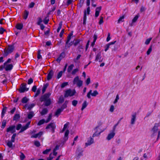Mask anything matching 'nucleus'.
Returning <instances> with one entry per match:
<instances>
[{"label": "nucleus", "mask_w": 160, "mask_h": 160, "mask_svg": "<svg viewBox=\"0 0 160 160\" xmlns=\"http://www.w3.org/2000/svg\"><path fill=\"white\" fill-rule=\"evenodd\" d=\"M138 17H139V15H136L134 17V18H133V19L132 20V23L130 24V26H132L133 25V23L134 22H135L137 21V20Z\"/></svg>", "instance_id": "obj_24"}, {"label": "nucleus", "mask_w": 160, "mask_h": 160, "mask_svg": "<svg viewBox=\"0 0 160 160\" xmlns=\"http://www.w3.org/2000/svg\"><path fill=\"white\" fill-rule=\"evenodd\" d=\"M103 18L102 16H101L100 18V20H99V24L100 25L101 24H102L103 23Z\"/></svg>", "instance_id": "obj_54"}, {"label": "nucleus", "mask_w": 160, "mask_h": 160, "mask_svg": "<svg viewBox=\"0 0 160 160\" xmlns=\"http://www.w3.org/2000/svg\"><path fill=\"white\" fill-rule=\"evenodd\" d=\"M41 89L40 88H38L37 91L36 93L35 97H36L41 92Z\"/></svg>", "instance_id": "obj_55"}, {"label": "nucleus", "mask_w": 160, "mask_h": 160, "mask_svg": "<svg viewBox=\"0 0 160 160\" xmlns=\"http://www.w3.org/2000/svg\"><path fill=\"white\" fill-rule=\"evenodd\" d=\"M78 103V101L76 100H74L72 102V105L74 106H76Z\"/></svg>", "instance_id": "obj_58"}, {"label": "nucleus", "mask_w": 160, "mask_h": 160, "mask_svg": "<svg viewBox=\"0 0 160 160\" xmlns=\"http://www.w3.org/2000/svg\"><path fill=\"white\" fill-rule=\"evenodd\" d=\"M6 121L5 120H3V121L2 122V126H1V128H2L3 129L5 127L6 125Z\"/></svg>", "instance_id": "obj_45"}, {"label": "nucleus", "mask_w": 160, "mask_h": 160, "mask_svg": "<svg viewBox=\"0 0 160 160\" xmlns=\"http://www.w3.org/2000/svg\"><path fill=\"white\" fill-rule=\"evenodd\" d=\"M101 7H99L96 8L95 10V16L97 17L99 15V12L101 9Z\"/></svg>", "instance_id": "obj_19"}, {"label": "nucleus", "mask_w": 160, "mask_h": 160, "mask_svg": "<svg viewBox=\"0 0 160 160\" xmlns=\"http://www.w3.org/2000/svg\"><path fill=\"white\" fill-rule=\"evenodd\" d=\"M13 67L12 64H5V70L6 71H10L11 70Z\"/></svg>", "instance_id": "obj_17"}, {"label": "nucleus", "mask_w": 160, "mask_h": 160, "mask_svg": "<svg viewBox=\"0 0 160 160\" xmlns=\"http://www.w3.org/2000/svg\"><path fill=\"white\" fill-rule=\"evenodd\" d=\"M22 128V125L21 124H17L16 127V129L17 130H20V129H21Z\"/></svg>", "instance_id": "obj_47"}, {"label": "nucleus", "mask_w": 160, "mask_h": 160, "mask_svg": "<svg viewBox=\"0 0 160 160\" xmlns=\"http://www.w3.org/2000/svg\"><path fill=\"white\" fill-rule=\"evenodd\" d=\"M26 84L24 83L22 84L20 88L19 89V91L20 92H23L26 91H28V88L26 87Z\"/></svg>", "instance_id": "obj_9"}, {"label": "nucleus", "mask_w": 160, "mask_h": 160, "mask_svg": "<svg viewBox=\"0 0 160 160\" xmlns=\"http://www.w3.org/2000/svg\"><path fill=\"white\" fill-rule=\"evenodd\" d=\"M33 82V79L31 78H30L28 80V84H30Z\"/></svg>", "instance_id": "obj_60"}, {"label": "nucleus", "mask_w": 160, "mask_h": 160, "mask_svg": "<svg viewBox=\"0 0 160 160\" xmlns=\"http://www.w3.org/2000/svg\"><path fill=\"white\" fill-rule=\"evenodd\" d=\"M65 54L63 52L59 56L57 59L56 61L58 62H60L61 60L64 57Z\"/></svg>", "instance_id": "obj_18"}, {"label": "nucleus", "mask_w": 160, "mask_h": 160, "mask_svg": "<svg viewBox=\"0 0 160 160\" xmlns=\"http://www.w3.org/2000/svg\"><path fill=\"white\" fill-rule=\"evenodd\" d=\"M48 112V110L47 109L45 108L43 109L42 110L41 112L42 115H43L46 114Z\"/></svg>", "instance_id": "obj_34"}, {"label": "nucleus", "mask_w": 160, "mask_h": 160, "mask_svg": "<svg viewBox=\"0 0 160 160\" xmlns=\"http://www.w3.org/2000/svg\"><path fill=\"white\" fill-rule=\"evenodd\" d=\"M110 33H108V37H107L106 41L107 42H108L110 39L111 38L110 37Z\"/></svg>", "instance_id": "obj_62"}, {"label": "nucleus", "mask_w": 160, "mask_h": 160, "mask_svg": "<svg viewBox=\"0 0 160 160\" xmlns=\"http://www.w3.org/2000/svg\"><path fill=\"white\" fill-rule=\"evenodd\" d=\"M83 152V149L80 147H78V148L76 151V153L77 154V156L79 158L80 156L83 155L82 152Z\"/></svg>", "instance_id": "obj_11"}, {"label": "nucleus", "mask_w": 160, "mask_h": 160, "mask_svg": "<svg viewBox=\"0 0 160 160\" xmlns=\"http://www.w3.org/2000/svg\"><path fill=\"white\" fill-rule=\"evenodd\" d=\"M152 51V46H150L148 49V50L147 51V54L148 55H149L150 54L151 52Z\"/></svg>", "instance_id": "obj_46"}, {"label": "nucleus", "mask_w": 160, "mask_h": 160, "mask_svg": "<svg viewBox=\"0 0 160 160\" xmlns=\"http://www.w3.org/2000/svg\"><path fill=\"white\" fill-rule=\"evenodd\" d=\"M30 122H29L27 123V124L25 126H22V128H21V129L20 131L19 132V133H20L22 132H23V131L27 129L29 127V126L30 125Z\"/></svg>", "instance_id": "obj_12"}, {"label": "nucleus", "mask_w": 160, "mask_h": 160, "mask_svg": "<svg viewBox=\"0 0 160 160\" xmlns=\"http://www.w3.org/2000/svg\"><path fill=\"white\" fill-rule=\"evenodd\" d=\"M88 103L86 101H84L82 104V107L81 110L83 111L87 106Z\"/></svg>", "instance_id": "obj_22"}, {"label": "nucleus", "mask_w": 160, "mask_h": 160, "mask_svg": "<svg viewBox=\"0 0 160 160\" xmlns=\"http://www.w3.org/2000/svg\"><path fill=\"white\" fill-rule=\"evenodd\" d=\"M69 124V122H68L64 125L63 128L61 132H64L66 130V129L68 128V127Z\"/></svg>", "instance_id": "obj_26"}, {"label": "nucleus", "mask_w": 160, "mask_h": 160, "mask_svg": "<svg viewBox=\"0 0 160 160\" xmlns=\"http://www.w3.org/2000/svg\"><path fill=\"white\" fill-rule=\"evenodd\" d=\"M68 84V82H64L63 83L61 87L62 88H63Z\"/></svg>", "instance_id": "obj_64"}, {"label": "nucleus", "mask_w": 160, "mask_h": 160, "mask_svg": "<svg viewBox=\"0 0 160 160\" xmlns=\"http://www.w3.org/2000/svg\"><path fill=\"white\" fill-rule=\"evenodd\" d=\"M63 109L64 108H63L62 107H61V108L58 109L55 112V115L58 117Z\"/></svg>", "instance_id": "obj_21"}, {"label": "nucleus", "mask_w": 160, "mask_h": 160, "mask_svg": "<svg viewBox=\"0 0 160 160\" xmlns=\"http://www.w3.org/2000/svg\"><path fill=\"white\" fill-rule=\"evenodd\" d=\"M101 52H99L96 55L95 61L96 62H102V59L101 60Z\"/></svg>", "instance_id": "obj_13"}, {"label": "nucleus", "mask_w": 160, "mask_h": 160, "mask_svg": "<svg viewBox=\"0 0 160 160\" xmlns=\"http://www.w3.org/2000/svg\"><path fill=\"white\" fill-rule=\"evenodd\" d=\"M73 1V0H64V2H66V5L68 6L71 4Z\"/></svg>", "instance_id": "obj_30"}, {"label": "nucleus", "mask_w": 160, "mask_h": 160, "mask_svg": "<svg viewBox=\"0 0 160 160\" xmlns=\"http://www.w3.org/2000/svg\"><path fill=\"white\" fill-rule=\"evenodd\" d=\"M49 20L48 18V17H46L44 18L43 22L45 24H46L48 23Z\"/></svg>", "instance_id": "obj_49"}, {"label": "nucleus", "mask_w": 160, "mask_h": 160, "mask_svg": "<svg viewBox=\"0 0 160 160\" xmlns=\"http://www.w3.org/2000/svg\"><path fill=\"white\" fill-rule=\"evenodd\" d=\"M7 110V108L5 107H4L2 111V116L3 117L4 116L5 113Z\"/></svg>", "instance_id": "obj_38"}, {"label": "nucleus", "mask_w": 160, "mask_h": 160, "mask_svg": "<svg viewBox=\"0 0 160 160\" xmlns=\"http://www.w3.org/2000/svg\"><path fill=\"white\" fill-rule=\"evenodd\" d=\"M56 128V125L54 123H51L49 124L46 127V129H49L53 133L54 132V130Z\"/></svg>", "instance_id": "obj_6"}, {"label": "nucleus", "mask_w": 160, "mask_h": 160, "mask_svg": "<svg viewBox=\"0 0 160 160\" xmlns=\"http://www.w3.org/2000/svg\"><path fill=\"white\" fill-rule=\"evenodd\" d=\"M34 115L33 112H30L28 114V119H31Z\"/></svg>", "instance_id": "obj_32"}, {"label": "nucleus", "mask_w": 160, "mask_h": 160, "mask_svg": "<svg viewBox=\"0 0 160 160\" xmlns=\"http://www.w3.org/2000/svg\"><path fill=\"white\" fill-rule=\"evenodd\" d=\"M20 158L21 160H23L25 158V156L22 152H20Z\"/></svg>", "instance_id": "obj_41"}, {"label": "nucleus", "mask_w": 160, "mask_h": 160, "mask_svg": "<svg viewBox=\"0 0 160 160\" xmlns=\"http://www.w3.org/2000/svg\"><path fill=\"white\" fill-rule=\"evenodd\" d=\"M83 82L79 79V77L77 76L74 78L73 80V83L76 84L77 86L80 87L82 85Z\"/></svg>", "instance_id": "obj_4"}, {"label": "nucleus", "mask_w": 160, "mask_h": 160, "mask_svg": "<svg viewBox=\"0 0 160 160\" xmlns=\"http://www.w3.org/2000/svg\"><path fill=\"white\" fill-rule=\"evenodd\" d=\"M51 95L50 93H48L42 96L40 98V101L41 102L45 101V105L48 106L51 104L50 99L49 98Z\"/></svg>", "instance_id": "obj_1"}, {"label": "nucleus", "mask_w": 160, "mask_h": 160, "mask_svg": "<svg viewBox=\"0 0 160 160\" xmlns=\"http://www.w3.org/2000/svg\"><path fill=\"white\" fill-rule=\"evenodd\" d=\"M76 93V91L75 90H71L68 89L66 91L64 95L65 97H68V96H72L74 95Z\"/></svg>", "instance_id": "obj_5"}, {"label": "nucleus", "mask_w": 160, "mask_h": 160, "mask_svg": "<svg viewBox=\"0 0 160 160\" xmlns=\"http://www.w3.org/2000/svg\"><path fill=\"white\" fill-rule=\"evenodd\" d=\"M46 121L44 119H42L39 121L38 123V125L39 126L43 124Z\"/></svg>", "instance_id": "obj_37"}, {"label": "nucleus", "mask_w": 160, "mask_h": 160, "mask_svg": "<svg viewBox=\"0 0 160 160\" xmlns=\"http://www.w3.org/2000/svg\"><path fill=\"white\" fill-rule=\"evenodd\" d=\"M14 49V47L13 45H8L7 48L5 49L4 55L5 56H7L9 54L11 53L13 51Z\"/></svg>", "instance_id": "obj_2"}, {"label": "nucleus", "mask_w": 160, "mask_h": 160, "mask_svg": "<svg viewBox=\"0 0 160 160\" xmlns=\"http://www.w3.org/2000/svg\"><path fill=\"white\" fill-rule=\"evenodd\" d=\"M87 19V17H86V11H84V16L83 17V24H85L86 21Z\"/></svg>", "instance_id": "obj_33"}, {"label": "nucleus", "mask_w": 160, "mask_h": 160, "mask_svg": "<svg viewBox=\"0 0 160 160\" xmlns=\"http://www.w3.org/2000/svg\"><path fill=\"white\" fill-rule=\"evenodd\" d=\"M64 101V99L63 96H61L59 98V102L60 103H62Z\"/></svg>", "instance_id": "obj_57"}, {"label": "nucleus", "mask_w": 160, "mask_h": 160, "mask_svg": "<svg viewBox=\"0 0 160 160\" xmlns=\"http://www.w3.org/2000/svg\"><path fill=\"white\" fill-rule=\"evenodd\" d=\"M62 22H61L59 24V26L57 30V32H59L60 30L61 29V28H62Z\"/></svg>", "instance_id": "obj_51"}, {"label": "nucleus", "mask_w": 160, "mask_h": 160, "mask_svg": "<svg viewBox=\"0 0 160 160\" xmlns=\"http://www.w3.org/2000/svg\"><path fill=\"white\" fill-rule=\"evenodd\" d=\"M69 130H67L66 131L65 135H64V139L65 140V141H67L68 138V135L69 134Z\"/></svg>", "instance_id": "obj_23"}, {"label": "nucleus", "mask_w": 160, "mask_h": 160, "mask_svg": "<svg viewBox=\"0 0 160 160\" xmlns=\"http://www.w3.org/2000/svg\"><path fill=\"white\" fill-rule=\"evenodd\" d=\"M81 57V55H78L76 58L74 59L73 61L75 62H78V60L80 59Z\"/></svg>", "instance_id": "obj_44"}, {"label": "nucleus", "mask_w": 160, "mask_h": 160, "mask_svg": "<svg viewBox=\"0 0 160 160\" xmlns=\"http://www.w3.org/2000/svg\"><path fill=\"white\" fill-rule=\"evenodd\" d=\"M20 116L18 114H17L15 115L13 117V120L17 121L20 118Z\"/></svg>", "instance_id": "obj_29"}, {"label": "nucleus", "mask_w": 160, "mask_h": 160, "mask_svg": "<svg viewBox=\"0 0 160 160\" xmlns=\"http://www.w3.org/2000/svg\"><path fill=\"white\" fill-rule=\"evenodd\" d=\"M54 73V72L52 70H51L48 74L47 80L49 81L51 79Z\"/></svg>", "instance_id": "obj_16"}, {"label": "nucleus", "mask_w": 160, "mask_h": 160, "mask_svg": "<svg viewBox=\"0 0 160 160\" xmlns=\"http://www.w3.org/2000/svg\"><path fill=\"white\" fill-rule=\"evenodd\" d=\"M51 151V149H47L42 152V153L44 154H47Z\"/></svg>", "instance_id": "obj_48"}, {"label": "nucleus", "mask_w": 160, "mask_h": 160, "mask_svg": "<svg viewBox=\"0 0 160 160\" xmlns=\"http://www.w3.org/2000/svg\"><path fill=\"white\" fill-rule=\"evenodd\" d=\"M34 145L37 147H38L40 146V142L37 141H36L34 142Z\"/></svg>", "instance_id": "obj_52"}, {"label": "nucleus", "mask_w": 160, "mask_h": 160, "mask_svg": "<svg viewBox=\"0 0 160 160\" xmlns=\"http://www.w3.org/2000/svg\"><path fill=\"white\" fill-rule=\"evenodd\" d=\"M43 134L42 132H40L38 133L32 135L31 137L32 138H37L40 137Z\"/></svg>", "instance_id": "obj_20"}, {"label": "nucleus", "mask_w": 160, "mask_h": 160, "mask_svg": "<svg viewBox=\"0 0 160 160\" xmlns=\"http://www.w3.org/2000/svg\"><path fill=\"white\" fill-rule=\"evenodd\" d=\"M74 67V65L73 64H72L69 65L67 69V72L69 73L70 72L72 69Z\"/></svg>", "instance_id": "obj_27"}, {"label": "nucleus", "mask_w": 160, "mask_h": 160, "mask_svg": "<svg viewBox=\"0 0 160 160\" xmlns=\"http://www.w3.org/2000/svg\"><path fill=\"white\" fill-rule=\"evenodd\" d=\"M34 106L35 104H30L28 106V109L30 110Z\"/></svg>", "instance_id": "obj_53"}, {"label": "nucleus", "mask_w": 160, "mask_h": 160, "mask_svg": "<svg viewBox=\"0 0 160 160\" xmlns=\"http://www.w3.org/2000/svg\"><path fill=\"white\" fill-rule=\"evenodd\" d=\"M48 86V84L47 83L45 84H44L43 86V88L42 89V92L43 93H44L45 92L46 88Z\"/></svg>", "instance_id": "obj_31"}, {"label": "nucleus", "mask_w": 160, "mask_h": 160, "mask_svg": "<svg viewBox=\"0 0 160 160\" xmlns=\"http://www.w3.org/2000/svg\"><path fill=\"white\" fill-rule=\"evenodd\" d=\"M115 132H113L112 131L110 132L108 134L106 139L108 140H110L115 135Z\"/></svg>", "instance_id": "obj_14"}, {"label": "nucleus", "mask_w": 160, "mask_h": 160, "mask_svg": "<svg viewBox=\"0 0 160 160\" xmlns=\"http://www.w3.org/2000/svg\"><path fill=\"white\" fill-rule=\"evenodd\" d=\"M29 14V12L25 10L24 11V13L23 16V18L24 19H26L28 18V16Z\"/></svg>", "instance_id": "obj_28"}, {"label": "nucleus", "mask_w": 160, "mask_h": 160, "mask_svg": "<svg viewBox=\"0 0 160 160\" xmlns=\"http://www.w3.org/2000/svg\"><path fill=\"white\" fill-rule=\"evenodd\" d=\"M152 38H150L148 39H146V40L145 42V44L146 45H148L150 41H151V40H152Z\"/></svg>", "instance_id": "obj_42"}, {"label": "nucleus", "mask_w": 160, "mask_h": 160, "mask_svg": "<svg viewBox=\"0 0 160 160\" xmlns=\"http://www.w3.org/2000/svg\"><path fill=\"white\" fill-rule=\"evenodd\" d=\"M28 101V99L26 97H24L22 99V102L23 103H26Z\"/></svg>", "instance_id": "obj_39"}, {"label": "nucleus", "mask_w": 160, "mask_h": 160, "mask_svg": "<svg viewBox=\"0 0 160 160\" xmlns=\"http://www.w3.org/2000/svg\"><path fill=\"white\" fill-rule=\"evenodd\" d=\"M63 72L62 71L60 72L58 75L57 78L58 79L60 78L62 75Z\"/></svg>", "instance_id": "obj_56"}, {"label": "nucleus", "mask_w": 160, "mask_h": 160, "mask_svg": "<svg viewBox=\"0 0 160 160\" xmlns=\"http://www.w3.org/2000/svg\"><path fill=\"white\" fill-rule=\"evenodd\" d=\"M124 16H122L121 17L118 21V23H120L124 21Z\"/></svg>", "instance_id": "obj_36"}, {"label": "nucleus", "mask_w": 160, "mask_h": 160, "mask_svg": "<svg viewBox=\"0 0 160 160\" xmlns=\"http://www.w3.org/2000/svg\"><path fill=\"white\" fill-rule=\"evenodd\" d=\"M15 125H11L6 130L7 132L13 133L16 132Z\"/></svg>", "instance_id": "obj_8"}, {"label": "nucleus", "mask_w": 160, "mask_h": 160, "mask_svg": "<svg viewBox=\"0 0 160 160\" xmlns=\"http://www.w3.org/2000/svg\"><path fill=\"white\" fill-rule=\"evenodd\" d=\"M137 114L136 112L133 113L131 115V124L132 125L134 124L136 120Z\"/></svg>", "instance_id": "obj_10"}, {"label": "nucleus", "mask_w": 160, "mask_h": 160, "mask_svg": "<svg viewBox=\"0 0 160 160\" xmlns=\"http://www.w3.org/2000/svg\"><path fill=\"white\" fill-rule=\"evenodd\" d=\"M16 136V134L15 133H14L12 136L11 140L12 142H15V139Z\"/></svg>", "instance_id": "obj_40"}, {"label": "nucleus", "mask_w": 160, "mask_h": 160, "mask_svg": "<svg viewBox=\"0 0 160 160\" xmlns=\"http://www.w3.org/2000/svg\"><path fill=\"white\" fill-rule=\"evenodd\" d=\"M92 90H90L87 94V97L88 98H91V95L93 97H95L98 94V92L96 91H94L92 93Z\"/></svg>", "instance_id": "obj_7"}, {"label": "nucleus", "mask_w": 160, "mask_h": 160, "mask_svg": "<svg viewBox=\"0 0 160 160\" xmlns=\"http://www.w3.org/2000/svg\"><path fill=\"white\" fill-rule=\"evenodd\" d=\"M38 21L37 22V24L38 25L41 24V23L42 22V19L40 18H38Z\"/></svg>", "instance_id": "obj_59"}, {"label": "nucleus", "mask_w": 160, "mask_h": 160, "mask_svg": "<svg viewBox=\"0 0 160 160\" xmlns=\"http://www.w3.org/2000/svg\"><path fill=\"white\" fill-rule=\"evenodd\" d=\"M78 71L79 69L78 68H75L73 69L72 72V74L73 75L75 74Z\"/></svg>", "instance_id": "obj_50"}, {"label": "nucleus", "mask_w": 160, "mask_h": 160, "mask_svg": "<svg viewBox=\"0 0 160 160\" xmlns=\"http://www.w3.org/2000/svg\"><path fill=\"white\" fill-rule=\"evenodd\" d=\"M151 132L153 136L158 135L157 139H158L160 134V131L158 130V127L156 126H154L152 129Z\"/></svg>", "instance_id": "obj_3"}, {"label": "nucleus", "mask_w": 160, "mask_h": 160, "mask_svg": "<svg viewBox=\"0 0 160 160\" xmlns=\"http://www.w3.org/2000/svg\"><path fill=\"white\" fill-rule=\"evenodd\" d=\"M52 117V115L51 114H50L49 115L45 123H47L49 122L51 120Z\"/></svg>", "instance_id": "obj_43"}, {"label": "nucleus", "mask_w": 160, "mask_h": 160, "mask_svg": "<svg viewBox=\"0 0 160 160\" xmlns=\"http://www.w3.org/2000/svg\"><path fill=\"white\" fill-rule=\"evenodd\" d=\"M93 142V139L92 138H90L88 139L87 142L85 143V146L87 147L88 146L90 145Z\"/></svg>", "instance_id": "obj_15"}, {"label": "nucleus", "mask_w": 160, "mask_h": 160, "mask_svg": "<svg viewBox=\"0 0 160 160\" xmlns=\"http://www.w3.org/2000/svg\"><path fill=\"white\" fill-rule=\"evenodd\" d=\"M12 142L11 141H8L7 143V145L9 148L12 149L13 148Z\"/></svg>", "instance_id": "obj_25"}, {"label": "nucleus", "mask_w": 160, "mask_h": 160, "mask_svg": "<svg viewBox=\"0 0 160 160\" xmlns=\"http://www.w3.org/2000/svg\"><path fill=\"white\" fill-rule=\"evenodd\" d=\"M5 31V30L2 27H1L0 28V33L1 34H2Z\"/></svg>", "instance_id": "obj_63"}, {"label": "nucleus", "mask_w": 160, "mask_h": 160, "mask_svg": "<svg viewBox=\"0 0 160 160\" xmlns=\"http://www.w3.org/2000/svg\"><path fill=\"white\" fill-rule=\"evenodd\" d=\"M23 27V25L21 24H18L16 26V28L19 30H21L22 29Z\"/></svg>", "instance_id": "obj_35"}, {"label": "nucleus", "mask_w": 160, "mask_h": 160, "mask_svg": "<svg viewBox=\"0 0 160 160\" xmlns=\"http://www.w3.org/2000/svg\"><path fill=\"white\" fill-rule=\"evenodd\" d=\"M114 109V106L113 105H112L111 106L110 108L109 111L111 112H113Z\"/></svg>", "instance_id": "obj_61"}]
</instances>
